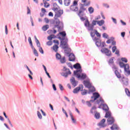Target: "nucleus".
<instances>
[{
	"instance_id": "46",
	"label": "nucleus",
	"mask_w": 130,
	"mask_h": 130,
	"mask_svg": "<svg viewBox=\"0 0 130 130\" xmlns=\"http://www.w3.org/2000/svg\"><path fill=\"white\" fill-rule=\"evenodd\" d=\"M112 39H113V37H111L110 39H108L106 41V43H107V44H110V43H111V41H112Z\"/></svg>"
},
{
	"instance_id": "39",
	"label": "nucleus",
	"mask_w": 130,
	"mask_h": 130,
	"mask_svg": "<svg viewBox=\"0 0 130 130\" xmlns=\"http://www.w3.org/2000/svg\"><path fill=\"white\" fill-rule=\"evenodd\" d=\"M59 60L61 63H66V57H63L62 58H60Z\"/></svg>"
},
{
	"instance_id": "32",
	"label": "nucleus",
	"mask_w": 130,
	"mask_h": 130,
	"mask_svg": "<svg viewBox=\"0 0 130 130\" xmlns=\"http://www.w3.org/2000/svg\"><path fill=\"white\" fill-rule=\"evenodd\" d=\"M100 102H102V103H104V100L102 99V98H100V100H97L95 102V104H99Z\"/></svg>"
},
{
	"instance_id": "13",
	"label": "nucleus",
	"mask_w": 130,
	"mask_h": 130,
	"mask_svg": "<svg viewBox=\"0 0 130 130\" xmlns=\"http://www.w3.org/2000/svg\"><path fill=\"white\" fill-rule=\"evenodd\" d=\"M69 61H75L76 60V57L75 54L71 53L68 54Z\"/></svg>"
},
{
	"instance_id": "38",
	"label": "nucleus",
	"mask_w": 130,
	"mask_h": 130,
	"mask_svg": "<svg viewBox=\"0 0 130 130\" xmlns=\"http://www.w3.org/2000/svg\"><path fill=\"white\" fill-rule=\"evenodd\" d=\"M125 92L127 96L130 97V91L128 88H125Z\"/></svg>"
},
{
	"instance_id": "5",
	"label": "nucleus",
	"mask_w": 130,
	"mask_h": 130,
	"mask_svg": "<svg viewBox=\"0 0 130 130\" xmlns=\"http://www.w3.org/2000/svg\"><path fill=\"white\" fill-rule=\"evenodd\" d=\"M83 83L86 88H88L89 89H90V88H92V89H89L88 91V94H91V93H94V92L96 91V88H95V87L92 86V83H90V79L84 80Z\"/></svg>"
},
{
	"instance_id": "21",
	"label": "nucleus",
	"mask_w": 130,
	"mask_h": 130,
	"mask_svg": "<svg viewBox=\"0 0 130 130\" xmlns=\"http://www.w3.org/2000/svg\"><path fill=\"white\" fill-rule=\"evenodd\" d=\"M110 128L111 130H118L119 127H118V125H117V124L114 123L112 125Z\"/></svg>"
},
{
	"instance_id": "31",
	"label": "nucleus",
	"mask_w": 130,
	"mask_h": 130,
	"mask_svg": "<svg viewBox=\"0 0 130 130\" xmlns=\"http://www.w3.org/2000/svg\"><path fill=\"white\" fill-rule=\"evenodd\" d=\"M76 6H78V1H77V0H74L73 1V5L71 6L70 9H73V8L76 7Z\"/></svg>"
},
{
	"instance_id": "57",
	"label": "nucleus",
	"mask_w": 130,
	"mask_h": 130,
	"mask_svg": "<svg viewBox=\"0 0 130 130\" xmlns=\"http://www.w3.org/2000/svg\"><path fill=\"white\" fill-rule=\"evenodd\" d=\"M47 45H48L49 46H51L52 45V41H49L47 42Z\"/></svg>"
},
{
	"instance_id": "1",
	"label": "nucleus",
	"mask_w": 130,
	"mask_h": 130,
	"mask_svg": "<svg viewBox=\"0 0 130 130\" xmlns=\"http://www.w3.org/2000/svg\"><path fill=\"white\" fill-rule=\"evenodd\" d=\"M74 69H75V71L73 72V76H75L78 79H81V80H85L87 79V74L86 73H81L83 72V70L82 69V66L81 64L79 62L73 65Z\"/></svg>"
},
{
	"instance_id": "4",
	"label": "nucleus",
	"mask_w": 130,
	"mask_h": 130,
	"mask_svg": "<svg viewBox=\"0 0 130 130\" xmlns=\"http://www.w3.org/2000/svg\"><path fill=\"white\" fill-rule=\"evenodd\" d=\"M96 23H98V21L93 20L90 24L89 19H86L84 22V26L87 28L88 31H93V30H94V26H96Z\"/></svg>"
},
{
	"instance_id": "40",
	"label": "nucleus",
	"mask_w": 130,
	"mask_h": 130,
	"mask_svg": "<svg viewBox=\"0 0 130 130\" xmlns=\"http://www.w3.org/2000/svg\"><path fill=\"white\" fill-rule=\"evenodd\" d=\"M37 115L39 119H42V115H41V113L40 112H39V111H37Z\"/></svg>"
},
{
	"instance_id": "51",
	"label": "nucleus",
	"mask_w": 130,
	"mask_h": 130,
	"mask_svg": "<svg viewBox=\"0 0 130 130\" xmlns=\"http://www.w3.org/2000/svg\"><path fill=\"white\" fill-rule=\"evenodd\" d=\"M62 112L64 113V114L66 115V117H69V115H68V113H67L64 109H63V108H62Z\"/></svg>"
},
{
	"instance_id": "56",
	"label": "nucleus",
	"mask_w": 130,
	"mask_h": 130,
	"mask_svg": "<svg viewBox=\"0 0 130 130\" xmlns=\"http://www.w3.org/2000/svg\"><path fill=\"white\" fill-rule=\"evenodd\" d=\"M86 103L87 106H88V107H91L92 106V104H91V102H90L89 101H86Z\"/></svg>"
},
{
	"instance_id": "7",
	"label": "nucleus",
	"mask_w": 130,
	"mask_h": 130,
	"mask_svg": "<svg viewBox=\"0 0 130 130\" xmlns=\"http://www.w3.org/2000/svg\"><path fill=\"white\" fill-rule=\"evenodd\" d=\"M62 49H64V52L66 54H68V55L70 54H71V52H72V49L70 48V46H69V44H68V42H66L64 44H63L62 46H60Z\"/></svg>"
},
{
	"instance_id": "27",
	"label": "nucleus",
	"mask_w": 130,
	"mask_h": 130,
	"mask_svg": "<svg viewBox=\"0 0 130 130\" xmlns=\"http://www.w3.org/2000/svg\"><path fill=\"white\" fill-rule=\"evenodd\" d=\"M31 49L32 50L34 55H35V56H39L37 50H36V49H35L34 47H33V48H31Z\"/></svg>"
},
{
	"instance_id": "63",
	"label": "nucleus",
	"mask_w": 130,
	"mask_h": 130,
	"mask_svg": "<svg viewBox=\"0 0 130 130\" xmlns=\"http://www.w3.org/2000/svg\"><path fill=\"white\" fill-rule=\"evenodd\" d=\"M115 54H116L118 56H119L120 55L119 54V50H117L115 53Z\"/></svg>"
},
{
	"instance_id": "36",
	"label": "nucleus",
	"mask_w": 130,
	"mask_h": 130,
	"mask_svg": "<svg viewBox=\"0 0 130 130\" xmlns=\"http://www.w3.org/2000/svg\"><path fill=\"white\" fill-rule=\"evenodd\" d=\"M81 91H82V92H81V94H82L83 96H84V95L87 94V93H88V91H87V90H86V89H82Z\"/></svg>"
},
{
	"instance_id": "16",
	"label": "nucleus",
	"mask_w": 130,
	"mask_h": 130,
	"mask_svg": "<svg viewBox=\"0 0 130 130\" xmlns=\"http://www.w3.org/2000/svg\"><path fill=\"white\" fill-rule=\"evenodd\" d=\"M107 121H108V124L111 125V124H113V123H114L115 120L114 119V117L112 116V117H110V118H108Z\"/></svg>"
},
{
	"instance_id": "49",
	"label": "nucleus",
	"mask_w": 130,
	"mask_h": 130,
	"mask_svg": "<svg viewBox=\"0 0 130 130\" xmlns=\"http://www.w3.org/2000/svg\"><path fill=\"white\" fill-rule=\"evenodd\" d=\"M112 41H111L112 45H116V42L114 41V37H113L112 39Z\"/></svg>"
},
{
	"instance_id": "19",
	"label": "nucleus",
	"mask_w": 130,
	"mask_h": 130,
	"mask_svg": "<svg viewBox=\"0 0 130 130\" xmlns=\"http://www.w3.org/2000/svg\"><path fill=\"white\" fill-rule=\"evenodd\" d=\"M101 105H102L103 110H104V111H109V107H108V106L106 104H101Z\"/></svg>"
},
{
	"instance_id": "22",
	"label": "nucleus",
	"mask_w": 130,
	"mask_h": 130,
	"mask_svg": "<svg viewBox=\"0 0 130 130\" xmlns=\"http://www.w3.org/2000/svg\"><path fill=\"white\" fill-rule=\"evenodd\" d=\"M53 7H54V8H53L52 10L54 11V12H56V11L58 10V8H58V5H57L56 3H53Z\"/></svg>"
},
{
	"instance_id": "60",
	"label": "nucleus",
	"mask_w": 130,
	"mask_h": 130,
	"mask_svg": "<svg viewBox=\"0 0 130 130\" xmlns=\"http://www.w3.org/2000/svg\"><path fill=\"white\" fill-rule=\"evenodd\" d=\"M35 41H36V43L37 44V45L40 43V42H39V40H38V39L36 37V36H35Z\"/></svg>"
},
{
	"instance_id": "54",
	"label": "nucleus",
	"mask_w": 130,
	"mask_h": 130,
	"mask_svg": "<svg viewBox=\"0 0 130 130\" xmlns=\"http://www.w3.org/2000/svg\"><path fill=\"white\" fill-rule=\"evenodd\" d=\"M59 88L61 91H63L64 89L62 85L59 84Z\"/></svg>"
},
{
	"instance_id": "44",
	"label": "nucleus",
	"mask_w": 130,
	"mask_h": 130,
	"mask_svg": "<svg viewBox=\"0 0 130 130\" xmlns=\"http://www.w3.org/2000/svg\"><path fill=\"white\" fill-rule=\"evenodd\" d=\"M94 31H95V34L97 36V37H101V34L97 31V30L94 29Z\"/></svg>"
},
{
	"instance_id": "35",
	"label": "nucleus",
	"mask_w": 130,
	"mask_h": 130,
	"mask_svg": "<svg viewBox=\"0 0 130 130\" xmlns=\"http://www.w3.org/2000/svg\"><path fill=\"white\" fill-rule=\"evenodd\" d=\"M88 12H89V14H92L93 13H94V8L92 7H90L88 8Z\"/></svg>"
},
{
	"instance_id": "18",
	"label": "nucleus",
	"mask_w": 130,
	"mask_h": 130,
	"mask_svg": "<svg viewBox=\"0 0 130 130\" xmlns=\"http://www.w3.org/2000/svg\"><path fill=\"white\" fill-rule=\"evenodd\" d=\"M122 85H123V87H127L128 85V79H125L124 80L121 81Z\"/></svg>"
},
{
	"instance_id": "64",
	"label": "nucleus",
	"mask_w": 130,
	"mask_h": 130,
	"mask_svg": "<svg viewBox=\"0 0 130 130\" xmlns=\"http://www.w3.org/2000/svg\"><path fill=\"white\" fill-rule=\"evenodd\" d=\"M52 87L54 91H56L57 89H56V86H55V84H52Z\"/></svg>"
},
{
	"instance_id": "17",
	"label": "nucleus",
	"mask_w": 130,
	"mask_h": 130,
	"mask_svg": "<svg viewBox=\"0 0 130 130\" xmlns=\"http://www.w3.org/2000/svg\"><path fill=\"white\" fill-rule=\"evenodd\" d=\"M68 72H62L61 73V76H62V77H64L65 78H68V77L69 76V75H71L72 74V72H71V71H70V69H68Z\"/></svg>"
},
{
	"instance_id": "29",
	"label": "nucleus",
	"mask_w": 130,
	"mask_h": 130,
	"mask_svg": "<svg viewBox=\"0 0 130 130\" xmlns=\"http://www.w3.org/2000/svg\"><path fill=\"white\" fill-rule=\"evenodd\" d=\"M60 34L62 38H66L67 37V33L66 32V31H60Z\"/></svg>"
},
{
	"instance_id": "47",
	"label": "nucleus",
	"mask_w": 130,
	"mask_h": 130,
	"mask_svg": "<svg viewBox=\"0 0 130 130\" xmlns=\"http://www.w3.org/2000/svg\"><path fill=\"white\" fill-rule=\"evenodd\" d=\"M97 109V108L95 106H93L91 109L90 110V112L92 114H93V113H94V112H93V110H96Z\"/></svg>"
},
{
	"instance_id": "48",
	"label": "nucleus",
	"mask_w": 130,
	"mask_h": 130,
	"mask_svg": "<svg viewBox=\"0 0 130 130\" xmlns=\"http://www.w3.org/2000/svg\"><path fill=\"white\" fill-rule=\"evenodd\" d=\"M112 50L113 53H114V52H115V51L117 50V47H116V46H114L112 48Z\"/></svg>"
},
{
	"instance_id": "10",
	"label": "nucleus",
	"mask_w": 130,
	"mask_h": 130,
	"mask_svg": "<svg viewBox=\"0 0 130 130\" xmlns=\"http://www.w3.org/2000/svg\"><path fill=\"white\" fill-rule=\"evenodd\" d=\"M58 39H59L60 41V46L63 45L66 42H69V39L68 38H63L62 37H58Z\"/></svg>"
},
{
	"instance_id": "41",
	"label": "nucleus",
	"mask_w": 130,
	"mask_h": 130,
	"mask_svg": "<svg viewBox=\"0 0 130 130\" xmlns=\"http://www.w3.org/2000/svg\"><path fill=\"white\" fill-rule=\"evenodd\" d=\"M103 38H105V39H108V38H109V36H108L107 34L104 32L103 34Z\"/></svg>"
},
{
	"instance_id": "12",
	"label": "nucleus",
	"mask_w": 130,
	"mask_h": 130,
	"mask_svg": "<svg viewBox=\"0 0 130 130\" xmlns=\"http://www.w3.org/2000/svg\"><path fill=\"white\" fill-rule=\"evenodd\" d=\"M105 121H106V120L105 118H104V119H102V120L100 121V123H98V125L101 128L106 127V124H105Z\"/></svg>"
},
{
	"instance_id": "62",
	"label": "nucleus",
	"mask_w": 130,
	"mask_h": 130,
	"mask_svg": "<svg viewBox=\"0 0 130 130\" xmlns=\"http://www.w3.org/2000/svg\"><path fill=\"white\" fill-rule=\"evenodd\" d=\"M27 15H29V14H31V10H30V8H29V7H27Z\"/></svg>"
},
{
	"instance_id": "23",
	"label": "nucleus",
	"mask_w": 130,
	"mask_h": 130,
	"mask_svg": "<svg viewBox=\"0 0 130 130\" xmlns=\"http://www.w3.org/2000/svg\"><path fill=\"white\" fill-rule=\"evenodd\" d=\"M69 114L73 123H76V122H77V120L75 118H74V116H73V113H72V112L70 111Z\"/></svg>"
},
{
	"instance_id": "2",
	"label": "nucleus",
	"mask_w": 130,
	"mask_h": 130,
	"mask_svg": "<svg viewBox=\"0 0 130 130\" xmlns=\"http://www.w3.org/2000/svg\"><path fill=\"white\" fill-rule=\"evenodd\" d=\"M63 14V10H59L56 12L54 17V20L55 21V25L54 26V28H57L58 31H62L63 29V22L60 21L58 18L61 17V15Z\"/></svg>"
},
{
	"instance_id": "15",
	"label": "nucleus",
	"mask_w": 130,
	"mask_h": 130,
	"mask_svg": "<svg viewBox=\"0 0 130 130\" xmlns=\"http://www.w3.org/2000/svg\"><path fill=\"white\" fill-rule=\"evenodd\" d=\"M93 96L91 97V99H94V100H97L98 98H100V94L98 92H95L92 94Z\"/></svg>"
},
{
	"instance_id": "28",
	"label": "nucleus",
	"mask_w": 130,
	"mask_h": 130,
	"mask_svg": "<svg viewBox=\"0 0 130 130\" xmlns=\"http://www.w3.org/2000/svg\"><path fill=\"white\" fill-rule=\"evenodd\" d=\"M64 4L66 7H69L71 5V0H64Z\"/></svg>"
},
{
	"instance_id": "20",
	"label": "nucleus",
	"mask_w": 130,
	"mask_h": 130,
	"mask_svg": "<svg viewBox=\"0 0 130 130\" xmlns=\"http://www.w3.org/2000/svg\"><path fill=\"white\" fill-rule=\"evenodd\" d=\"M93 113H94V117L95 119H99L100 117H101L100 116V113H98L97 111H94Z\"/></svg>"
},
{
	"instance_id": "25",
	"label": "nucleus",
	"mask_w": 130,
	"mask_h": 130,
	"mask_svg": "<svg viewBox=\"0 0 130 130\" xmlns=\"http://www.w3.org/2000/svg\"><path fill=\"white\" fill-rule=\"evenodd\" d=\"M106 114H105V117L106 118H109L111 117H112L111 116V112L109 111H106Z\"/></svg>"
},
{
	"instance_id": "43",
	"label": "nucleus",
	"mask_w": 130,
	"mask_h": 130,
	"mask_svg": "<svg viewBox=\"0 0 130 130\" xmlns=\"http://www.w3.org/2000/svg\"><path fill=\"white\" fill-rule=\"evenodd\" d=\"M44 5L45 8H49V6H50L49 3H47L46 1L44 2Z\"/></svg>"
},
{
	"instance_id": "24",
	"label": "nucleus",
	"mask_w": 130,
	"mask_h": 130,
	"mask_svg": "<svg viewBox=\"0 0 130 130\" xmlns=\"http://www.w3.org/2000/svg\"><path fill=\"white\" fill-rule=\"evenodd\" d=\"M51 48H52L55 52H56V53H57V51H58V48H59V47H58V45L55 44Z\"/></svg>"
},
{
	"instance_id": "6",
	"label": "nucleus",
	"mask_w": 130,
	"mask_h": 130,
	"mask_svg": "<svg viewBox=\"0 0 130 130\" xmlns=\"http://www.w3.org/2000/svg\"><path fill=\"white\" fill-rule=\"evenodd\" d=\"M95 32H90V36L92 38L93 41L95 42V45L97 46V47H100L101 46V39L95 37Z\"/></svg>"
},
{
	"instance_id": "30",
	"label": "nucleus",
	"mask_w": 130,
	"mask_h": 130,
	"mask_svg": "<svg viewBox=\"0 0 130 130\" xmlns=\"http://www.w3.org/2000/svg\"><path fill=\"white\" fill-rule=\"evenodd\" d=\"M49 28V25L46 24L45 25H44L42 27V29L43 31H46Z\"/></svg>"
},
{
	"instance_id": "3",
	"label": "nucleus",
	"mask_w": 130,
	"mask_h": 130,
	"mask_svg": "<svg viewBox=\"0 0 130 130\" xmlns=\"http://www.w3.org/2000/svg\"><path fill=\"white\" fill-rule=\"evenodd\" d=\"M114 58H115L114 57H111L108 61V63L109 66L112 68L117 78H118V79H120V78H121V74L119 73V72L117 70V67H116L114 63Z\"/></svg>"
},
{
	"instance_id": "26",
	"label": "nucleus",
	"mask_w": 130,
	"mask_h": 130,
	"mask_svg": "<svg viewBox=\"0 0 130 130\" xmlns=\"http://www.w3.org/2000/svg\"><path fill=\"white\" fill-rule=\"evenodd\" d=\"M85 10H79V13H78V16H79V18L81 17H84V12Z\"/></svg>"
},
{
	"instance_id": "53",
	"label": "nucleus",
	"mask_w": 130,
	"mask_h": 130,
	"mask_svg": "<svg viewBox=\"0 0 130 130\" xmlns=\"http://www.w3.org/2000/svg\"><path fill=\"white\" fill-rule=\"evenodd\" d=\"M124 72H125V73H126V74H127V75H130V70L127 69V68L126 69H125Z\"/></svg>"
},
{
	"instance_id": "50",
	"label": "nucleus",
	"mask_w": 130,
	"mask_h": 130,
	"mask_svg": "<svg viewBox=\"0 0 130 130\" xmlns=\"http://www.w3.org/2000/svg\"><path fill=\"white\" fill-rule=\"evenodd\" d=\"M39 50L40 51V52L42 54H44V51H43V49L42 48V47H40L39 48Z\"/></svg>"
},
{
	"instance_id": "33",
	"label": "nucleus",
	"mask_w": 130,
	"mask_h": 130,
	"mask_svg": "<svg viewBox=\"0 0 130 130\" xmlns=\"http://www.w3.org/2000/svg\"><path fill=\"white\" fill-rule=\"evenodd\" d=\"M104 23H105V21H104V20L98 21V25L100 26H102V25H104Z\"/></svg>"
},
{
	"instance_id": "42",
	"label": "nucleus",
	"mask_w": 130,
	"mask_h": 130,
	"mask_svg": "<svg viewBox=\"0 0 130 130\" xmlns=\"http://www.w3.org/2000/svg\"><path fill=\"white\" fill-rule=\"evenodd\" d=\"M121 60L122 62H125V63H126V62L128 61L127 59L125 57L121 58Z\"/></svg>"
},
{
	"instance_id": "8",
	"label": "nucleus",
	"mask_w": 130,
	"mask_h": 130,
	"mask_svg": "<svg viewBox=\"0 0 130 130\" xmlns=\"http://www.w3.org/2000/svg\"><path fill=\"white\" fill-rule=\"evenodd\" d=\"M101 51L102 53H104L107 56H108L109 57L112 56V53H111V51H110V50L108 49L107 48H103L101 50Z\"/></svg>"
},
{
	"instance_id": "14",
	"label": "nucleus",
	"mask_w": 130,
	"mask_h": 130,
	"mask_svg": "<svg viewBox=\"0 0 130 130\" xmlns=\"http://www.w3.org/2000/svg\"><path fill=\"white\" fill-rule=\"evenodd\" d=\"M70 82L72 86H74V87H76L78 85V81H76V79L74 77H72L70 79Z\"/></svg>"
},
{
	"instance_id": "45",
	"label": "nucleus",
	"mask_w": 130,
	"mask_h": 130,
	"mask_svg": "<svg viewBox=\"0 0 130 130\" xmlns=\"http://www.w3.org/2000/svg\"><path fill=\"white\" fill-rule=\"evenodd\" d=\"M80 11H86V8L84 7V5L82 4H80Z\"/></svg>"
},
{
	"instance_id": "11",
	"label": "nucleus",
	"mask_w": 130,
	"mask_h": 130,
	"mask_svg": "<svg viewBox=\"0 0 130 130\" xmlns=\"http://www.w3.org/2000/svg\"><path fill=\"white\" fill-rule=\"evenodd\" d=\"M83 88H84V86L82 84H80V85H79V86L75 88L73 90V93L74 94H77V93H79V92H80V91H81V89H83Z\"/></svg>"
},
{
	"instance_id": "55",
	"label": "nucleus",
	"mask_w": 130,
	"mask_h": 130,
	"mask_svg": "<svg viewBox=\"0 0 130 130\" xmlns=\"http://www.w3.org/2000/svg\"><path fill=\"white\" fill-rule=\"evenodd\" d=\"M81 21H82V22H84V21H86V20H88V18H85L84 17H80Z\"/></svg>"
},
{
	"instance_id": "34",
	"label": "nucleus",
	"mask_w": 130,
	"mask_h": 130,
	"mask_svg": "<svg viewBox=\"0 0 130 130\" xmlns=\"http://www.w3.org/2000/svg\"><path fill=\"white\" fill-rule=\"evenodd\" d=\"M28 42H29V45L31 47V48L34 47V46H33V43L32 42V40H31V37H28Z\"/></svg>"
},
{
	"instance_id": "9",
	"label": "nucleus",
	"mask_w": 130,
	"mask_h": 130,
	"mask_svg": "<svg viewBox=\"0 0 130 130\" xmlns=\"http://www.w3.org/2000/svg\"><path fill=\"white\" fill-rule=\"evenodd\" d=\"M119 65L120 68L124 69V71L125 70H126V69H127V70H129V64L128 63L125 64L123 63V62L119 61Z\"/></svg>"
},
{
	"instance_id": "37",
	"label": "nucleus",
	"mask_w": 130,
	"mask_h": 130,
	"mask_svg": "<svg viewBox=\"0 0 130 130\" xmlns=\"http://www.w3.org/2000/svg\"><path fill=\"white\" fill-rule=\"evenodd\" d=\"M56 59H58V60H59V59L61 58V55H60V54H59V53L57 52L56 53Z\"/></svg>"
},
{
	"instance_id": "52",
	"label": "nucleus",
	"mask_w": 130,
	"mask_h": 130,
	"mask_svg": "<svg viewBox=\"0 0 130 130\" xmlns=\"http://www.w3.org/2000/svg\"><path fill=\"white\" fill-rule=\"evenodd\" d=\"M53 43H55V44H57V45H58L59 44V41L57 40H54L53 41Z\"/></svg>"
},
{
	"instance_id": "59",
	"label": "nucleus",
	"mask_w": 130,
	"mask_h": 130,
	"mask_svg": "<svg viewBox=\"0 0 130 130\" xmlns=\"http://www.w3.org/2000/svg\"><path fill=\"white\" fill-rule=\"evenodd\" d=\"M90 3H91V2L89 1V2H87L86 4V3H84V4H83V6H84V7H88V6H89V5H90Z\"/></svg>"
},
{
	"instance_id": "61",
	"label": "nucleus",
	"mask_w": 130,
	"mask_h": 130,
	"mask_svg": "<svg viewBox=\"0 0 130 130\" xmlns=\"http://www.w3.org/2000/svg\"><path fill=\"white\" fill-rule=\"evenodd\" d=\"M35 41H36V43L37 44V45L40 43V42H39V40H38V39L36 37V36H35Z\"/></svg>"
},
{
	"instance_id": "58",
	"label": "nucleus",
	"mask_w": 130,
	"mask_h": 130,
	"mask_svg": "<svg viewBox=\"0 0 130 130\" xmlns=\"http://www.w3.org/2000/svg\"><path fill=\"white\" fill-rule=\"evenodd\" d=\"M67 64L69 66V68H71L72 70H73V66H72V63L71 62H67Z\"/></svg>"
}]
</instances>
